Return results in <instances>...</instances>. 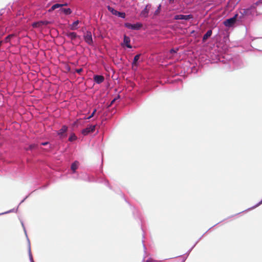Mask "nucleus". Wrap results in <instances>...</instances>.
<instances>
[{
    "mask_svg": "<svg viewBox=\"0 0 262 262\" xmlns=\"http://www.w3.org/2000/svg\"><path fill=\"white\" fill-rule=\"evenodd\" d=\"M178 50V49L174 50L173 49H172L170 50V53H172H172H177Z\"/></svg>",
    "mask_w": 262,
    "mask_h": 262,
    "instance_id": "a878e982",
    "label": "nucleus"
},
{
    "mask_svg": "<svg viewBox=\"0 0 262 262\" xmlns=\"http://www.w3.org/2000/svg\"><path fill=\"white\" fill-rule=\"evenodd\" d=\"M115 101V99L113 100L111 102V104H112Z\"/></svg>",
    "mask_w": 262,
    "mask_h": 262,
    "instance_id": "473e14b6",
    "label": "nucleus"
},
{
    "mask_svg": "<svg viewBox=\"0 0 262 262\" xmlns=\"http://www.w3.org/2000/svg\"><path fill=\"white\" fill-rule=\"evenodd\" d=\"M251 11H254L257 14H262V1H259L255 4L254 6L251 7L250 8L247 9L245 10L246 14L251 13Z\"/></svg>",
    "mask_w": 262,
    "mask_h": 262,
    "instance_id": "f257e3e1",
    "label": "nucleus"
},
{
    "mask_svg": "<svg viewBox=\"0 0 262 262\" xmlns=\"http://www.w3.org/2000/svg\"><path fill=\"white\" fill-rule=\"evenodd\" d=\"M78 166V162L77 161L74 162L73 163H72L71 165V169L73 170V171L74 172H75V170L77 169Z\"/></svg>",
    "mask_w": 262,
    "mask_h": 262,
    "instance_id": "f3484780",
    "label": "nucleus"
},
{
    "mask_svg": "<svg viewBox=\"0 0 262 262\" xmlns=\"http://www.w3.org/2000/svg\"><path fill=\"white\" fill-rule=\"evenodd\" d=\"M236 16L237 15H235L234 17L225 20L223 23L224 25L228 27L232 26L236 21Z\"/></svg>",
    "mask_w": 262,
    "mask_h": 262,
    "instance_id": "7ed1b4c3",
    "label": "nucleus"
},
{
    "mask_svg": "<svg viewBox=\"0 0 262 262\" xmlns=\"http://www.w3.org/2000/svg\"><path fill=\"white\" fill-rule=\"evenodd\" d=\"M43 23H44L42 21L36 22V23H33L32 26L34 28H37V27H39L42 26V24H43Z\"/></svg>",
    "mask_w": 262,
    "mask_h": 262,
    "instance_id": "6ab92c4d",
    "label": "nucleus"
},
{
    "mask_svg": "<svg viewBox=\"0 0 262 262\" xmlns=\"http://www.w3.org/2000/svg\"><path fill=\"white\" fill-rule=\"evenodd\" d=\"M192 18H193V15L191 14L186 15L179 14V15H176L174 17V19L176 20H179V19L188 20V19H191Z\"/></svg>",
    "mask_w": 262,
    "mask_h": 262,
    "instance_id": "0eeeda50",
    "label": "nucleus"
},
{
    "mask_svg": "<svg viewBox=\"0 0 262 262\" xmlns=\"http://www.w3.org/2000/svg\"><path fill=\"white\" fill-rule=\"evenodd\" d=\"M84 39L85 41L89 45H92L93 43L92 33L90 31H87L84 35Z\"/></svg>",
    "mask_w": 262,
    "mask_h": 262,
    "instance_id": "20e7f679",
    "label": "nucleus"
},
{
    "mask_svg": "<svg viewBox=\"0 0 262 262\" xmlns=\"http://www.w3.org/2000/svg\"><path fill=\"white\" fill-rule=\"evenodd\" d=\"M130 38L128 36H127L126 35H124L123 42L128 48H132V46L130 45Z\"/></svg>",
    "mask_w": 262,
    "mask_h": 262,
    "instance_id": "1a4fd4ad",
    "label": "nucleus"
},
{
    "mask_svg": "<svg viewBox=\"0 0 262 262\" xmlns=\"http://www.w3.org/2000/svg\"><path fill=\"white\" fill-rule=\"evenodd\" d=\"M151 8V5L147 4L144 9L141 12L140 16L143 18H146L148 16L149 10Z\"/></svg>",
    "mask_w": 262,
    "mask_h": 262,
    "instance_id": "423d86ee",
    "label": "nucleus"
},
{
    "mask_svg": "<svg viewBox=\"0 0 262 262\" xmlns=\"http://www.w3.org/2000/svg\"><path fill=\"white\" fill-rule=\"evenodd\" d=\"M262 203V200L259 202V204H261Z\"/></svg>",
    "mask_w": 262,
    "mask_h": 262,
    "instance_id": "f704fd0d",
    "label": "nucleus"
},
{
    "mask_svg": "<svg viewBox=\"0 0 262 262\" xmlns=\"http://www.w3.org/2000/svg\"><path fill=\"white\" fill-rule=\"evenodd\" d=\"M12 35H8V36H7V37L5 38V41L6 42H9V41H10V39H11V37H12Z\"/></svg>",
    "mask_w": 262,
    "mask_h": 262,
    "instance_id": "b1692460",
    "label": "nucleus"
},
{
    "mask_svg": "<svg viewBox=\"0 0 262 262\" xmlns=\"http://www.w3.org/2000/svg\"><path fill=\"white\" fill-rule=\"evenodd\" d=\"M124 26L128 29L135 30H138L142 28V24L139 23H136L135 24H131L130 23H127L124 24Z\"/></svg>",
    "mask_w": 262,
    "mask_h": 262,
    "instance_id": "f03ea898",
    "label": "nucleus"
},
{
    "mask_svg": "<svg viewBox=\"0 0 262 262\" xmlns=\"http://www.w3.org/2000/svg\"><path fill=\"white\" fill-rule=\"evenodd\" d=\"M117 16L124 18L125 17V13L124 12H118Z\"/></svg>",
    "mask_w": 262,
    "mask_h": 262,
    "instance_id": "4be33fe9",
    "label": "nucleus"
},
{
    "mask_svg": "<svg viewBox=\"0 0 262 262\" xmlns=\"http://www.w3.org/2000/svg\"><path fill=\"white\" fill-rule=\"evenodd\" d=\"M67 129H68V127L66 126H65V125L62 126L61 128L59 130V131L58 132V134L59 135H60L61 137L64 136V134L67 132Z\"/></svg>",
    "mask_w": 262,
    "mask_h": 262,
    "instance_id": "9b49d317",
    "label": "nucleus"
},
{
    "mask_svg": "<svg viewBox=\"0 0 262 262\" xmlns=\"http://www.w3.org/2000/svg\"><path fill=\"white\" fill-rule=\"evenodd\" d=\"M79 24L78 20L74 21L72 24L70 25V28L71 30H75L78 29V25Z\"/></svg>",
    "mask_w": 262,
    "mask_h": 262,
    "instance_id": "f8f14e48",
    "label": "nucleus"
},
{
    "mask_svg": "<svg viewBox=\"0 0 262 262\" xmlns=\"http://www.w3.org/2000/svg\"><path fill=\"white\" fill-rule=\"evenodd\" d=\"M95 125H91L89 126H88L86 128L83 129L81 133L84 136H86L89 133H93L95 130Z\"/></svg>",
    "mask_w": 262,
    "mask_h": 262,
    "instance_id": "39448f33",
    "label": "nucleus"
},
{
    "mask_svg": "<svg viewBox=\"0 0 262 262\" xmlns=\"http://www.w3.org/2000/svg\"><path fill=\"white\" fill-rule=\"evenodd\" d=\"M140 56H141V54H137L134 57V60L132 63L133 68H134V67L137 66V61L139 59Z\"/></svg>",
    "mask_w": 262,
    "mask_h": 262,
    "instance_id": "4468645a",
    "label": "nucleus"
},
{
    "mask_svg": "<svg viewBox=\"0 0 262 262\" xmlns=\"http://www.w3.org/2000/svg\"><path fill=\"white\" fill-rule=\"evenodd\" d=\"M212 32L211 30H208L203 37V41L205 42L212 35Z\"/></svg>",
    "mask_w": 262,
    "mask_h": 262,
    "instance_id": "ddd939ff",
    "label": "nucleus"
},
{
    "mask_svg": "<svg viewBox=\"0 0 262 262\" xmlns=\"http://www.w3.org/2000/svg\"><path fill=\"white\" fill-rule=\"evenodd\" d=\"M104 78L102 75H95L94 76V81L98 84L102 83L104 81Z\"/></svg>",
    "mask_w": 262,
    "mask_h": 262,
    "instance_id": "6e6552de",
    "label": "nucleus"
},
{
    "mask_svg": "<svg viewBox=\"0 0 262 262\" xmlns=\"http://www.w3.org/2000/svg\"><path fill=\"white\" fill-rule=\"evenodd\" d=\"M60 11L66 15H69L72 13V10L70 8H64L61 7Z\"/></svg>",
    "mask_w": 262,
    "mask_h": 262,
    "instance_id": "2eb2a0df",
    "label": "nucleus"
},
{
    "mask_svg": "<svg viewBox=\"0 0 262 262\" xmlns=\"http://www.w3.org/2000/svg\"><path fill=\"white\" fill-rule=\"evenodd\" d=\"M145 262H153V260L151 259H148Z\"/></svg>",
    "mask_w": 262,
    "mask_h": 262,
    "instance_id": "7c9ffc66",
    "label": "nucleus"
},
{
    "mask_svg": "<svg viewBox=\"0 0 262 262\" xmlns=\"http://www.w3.org/2000/svg\"><path fill=\"white\" fill-rule=\"evenodd\" d=\"M37 145L36 144H31L29 147L27 149V150H32V149L36 148Z\"/></svg>",
    "mask_w": 262,
    "mask_h": 262,
    "instance_id": "5701e85b",
    "label": "nucleus"
},
{
    "mask_svg": "<svg viewBox=\"0 0 262 262\" xmlns=\"http://www.w3.org/2000/svg\"><path fill=\"white\" fill-rule=\"evenodd\" d=\"M48 144V142H42L41 143V145H46Z\"/></svg>",
    "mask_w": 262,
    "mask_h": 262,
    "instance_id": "c756f323",
    "label": "nucleus"
},
{
    "mask_svg": "<svg viewBox=\"0 0 262 262\" xmlns=\"http://www.w3.org/2000/svg\"><path fill=\"white\" fill-rule=\"evenodd\" d=\"M96 112V109H95V110L93 111V113H92V114H91L89 117H88L86 119H90V118H92V117L94 116V115H95V114Z\"/></svg>",
    "mask_w": 262,
    "mask_h": 262,
    "instance_id": "393cba45",
    "label": "nucleus"
},
{
    "mask_svg": "<svg viewBox=\"0 0 262 262\" xmlns=\"http://www.w3.org/2000/svg\"><path fill=\"white\" fill-rule=\"evenodd\" d=\"M2 41H0V46L2 45Z\"/></svg>",
    "mask_w": 262,
    "mask_h": 262,
    "instance_id": "72a5a7b5",
    "label": "nucleus"
},
{
    "mask_svg": "<svg viewBox=\"0 0 262 262\" xmlns=\"http://www.w3.org/2000/svg\"><path fill=\"white\" fill-rule=\"evenodd\" d=\"M44 23L43 24H42V25H47L48 24H49V22L48 21H43Z\"/></svg>",
    "mask_w": 262,
    "mask_h": 262,
    "instance_id": "c85d7f7f",
    "label": "nucleus"
},
{
    "mask_svg": "<svg viewBox=\"0 0 262 262\" xmlns=\"http://www.w3.org/2000/svg\"><path fill=\"white\" fill-rule=\"evenodd\" d=\"M61 5H62V7L63 6H67L68 4L67 3H64V4H61Z\"/></svg>",
    "mask_w": 262,
    "mask_h": 262,
    "instance_id": "2f4dec72",
    "label": "nucleus"
},
{
    "mask_svg": "<svg viewBox=\"0 0 262 262\" xmlns=\"http://www.w3.org/2000/svg\"><path fill=\"white\" fill-rule=\"evenodd\" d=\"M108 10L111 12L113 15H115L117 16L118 11L114 9L113 8L110 7V6H107Z\"/></svg>",
    "mask_w": 262,
    "mask_h": 262,
    "instance_id": "a211bd4d",
    "label": "nucleus"
},
{
    "mask_svg": "<svg viewBox=\"0 0 262 262\" xmlns=\"http://www.w3.org/2000/svg\"><path fill=\"white\" fill-rule=\"evenodd\" d=\"M66 35L71 40L76 39L78 36L75 32H68L66 33Z\"/></svg>",
    "mask_w": 262,
    "mask_h": 262,
    "instance_id": "9d476101",
    "label": "nucleus"
},
{
    "mask_svg": "<svg viewBox=\"0 0 262 262\" xmlns=\"http://www.w3.org/2000/svg\"><path fill=\"white\" fill-rule=\"evenodd\" d=\"M174 0H169L168 1L169 3L170 4H173L174 3Z\"/></svg>",
    "mask_w": 262,
    "mask_h": 262,
    "instance_id": "cd10ccee",
    "label": "nucleus"
},
{
    "mask_svg": "<svg viewBox=\"0 0 262 262\" xmlns=\"http://www.w3.org/2000/svg\"><path fill=\"white\" fill-rule=\"evenodd\" d=\"M76 139H77L76 136H75V134H72V135L70 136V137H69V140L70 141H71V142H72V141H73L75 140Z\"/></svg>",
    "mask_w": 262,
    "mask_h": 262,
    "instance_id": "412c9836",
    "label": "nucleus"
},
{
    "mask_svg": "<svg viewBox=\"0 0 262 262\" xmlns=\"http://www.w3.org/2000/svg\"><path fill=\"white\" fill-rule=\"evenodd\" d=\"M161 5H159V6L158 7L157 10L154 12L155 16L158 15L160 14V11H161Z\"/></svg>",
    "mask_w": 262,
    "mask_h": 262,
    "instance_id": "aec40b11",
    "label": "nucleus"
},
{
    "mask_svg": "<svg viewBox=\"0 0 262 262\" xmlns=\"http://www.w3.org/2000/svg\"><path fill=\"white\" fill-rule=\"evenodd\" d=\"M82 71H83V70L82 69H79L76 70V72L77 73L80 74Z\"/></svg>",
    "mask_w": 262,
    "mask_h": 262,
    "instance_id": "bb28decb",
    "label": "nucleus"
},
{
    "mask_svg": "<svg viewBox=\"0 0 262 262\" xmlns=\"http://www.w3.org/2000/svg\"><path fill=\"white\" fill-rule=\"evenodd\" d=\"M60 7H62V5L61 4H56L55 5H53L51 7V8L49 10V12L52 11L54 10L55 9L58 8H60Z\"/></svg>",
    "mask_w": 262,
    "mask_h": 262,
    "instance_id": "dca6fc26",
    "label": "nucleus"
}]
</instances>
